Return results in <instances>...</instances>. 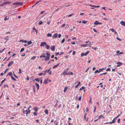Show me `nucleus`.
<instances>
[{
  "label": "nucleus",
  "mask_w": 125,
  "mask_h": 125,
  "mask_svg": "<svg viewBox=\"0 0 125 125\" xmlns=\"http://www.w3.org/2000/svg\"><path fill=\"white\" fill-rule=\"evenodd\" d=\"M120 115H117V116H116V117H114L113 120H112V121L110 122H109V123L110 124H112L115 123V122L116 120H117V119L118 118L119 116Z\"/></svg>",
  "instance_id": "nucleus-1"
},
{
  "label": "nucleus",
  "mask_w": 125,
  "mask_h": 125,
  "mask_svg": "<svg viewBox=\"0 0 125 125\" xmlns=\"http://www.w3.org/2000/svg\"><path fill=\"white\" fill-rule=\"evenodd\" d=\"M69 69V68H67L62 73V75H63L64 76H65L66 75H67V74L68 72V70Z\"/></svg>",
  "instance_id": "nucleus-2"
},
{
  "label": "nucleus",
  "mask_w": 125,
  "mask_h": 125,
  "mask_svg": "<svg viewBox=\"0 0 125 125\" xmlns=\"http://www.w3.org/2000/svg\"><path fill=\"white\" fill-rule=\"evenodd\" d=\"M89 53V51H88L85 53H82L81 55V56L83 57L84 56H86L87 54H88Z\"/></svg>",
  "instance_id": "nucleus-3"
},
{
  "label": "nucleus",
  "mask_w": 125,
  "mask_h": 125,
  "mask_svg": "<svg viewBox=\"0 0 125 125\" xmlns=\"http://www.w3.org/2000/svg\"><path fill=\"white\" fill-rule=\"evenodd\" d=\"M9 40V39L8 38H4L2 40V42L5 43L7 42V41Z\"/></svg>",
  "instance_id": "nucleus-4"
},
{
  "label": "nucleus",
  "mask_w": 125,
  "mask_h": 125,
  "mask_svg": "<svg viewBox=\"0 0 125 125\" xmlns=\"http://www.w3.org/2000/svg\"><path fill=\"white\" fill-rule=\"evenodd\" d=\"M58 33H55L53 35L52 38H56L57 37H58Z\"/></svg>",
  "instance_id": "nucleus-5"
},
{
  "label": "nucleus",
  "mask_w": 125,
  "mask_h": 125,
  "mask_svg": "<svg viewBox=\"0 0 125 125\" xmlns=\"http://www.w3.org/2000/svg\"><path fill=\"white\" fill-rule=\"evenodd\" d=\"M117 64H118L116 65V67H119L122 65V63L121 62H117Z\"/></svg>",
  "instance_id": "nucleus-6"
},
{
  "label": "nucleus",
  "mask_w": 125,
  "mask_h": 125,
  "mask_svg": "<svg viewBox=\"0 0 125 125\" xmlns=\"http://www.w3.org/2000/svg\"><path fill=\"white\" fill-rule=\"evenodd\" d=\"M51 69V68H50L49 69V70H47L45 71H44V74H43V75H46V74L47 73V72H48V73L49 72V71Z\"/></svg>",
  "instance_id": "nucleus-7"
},
{
  "label": "nucleus",
  "mask_w": 125,
  "mask_h": 125,
  "mask_svg": "<svg viewBox=\"0 0 125 125\" xmlns=\"http://www.w3.org/2000/svg\"><path fill=\"white\" fill-rule=\"evenodd\" d=\"M51 49L52 51H54L55 50V46L54 45L52 46L51 48Z\"/></svg>",
  "instance_id": "nucleus-8"
},
{
  "label": "nucleus",
  "mask_w": 125,
  "mask_h": 125,
  "mask_svg": "<svg viewBox=\"0 0 125 125\" xmlns=\"http://www.w3.org/2000/svg\"><path fill=\"white\" fill-rule=\"evenodd\" d=\"M13 61H11L9 63V64H8V67H9L10 66H11V65L13 64Z\"/></svg>",
  "instance_id": "nucleus-9"
},
{
  "label": "nucleus",
  "mask_w": 125,
  "mask_h": 125,
  "mask_svg": "<svg viewBox=\"0 0 125 125\" xmlns=\"http://www.w3.org/2000/svg\"><path fill=\"white\" fill-rule=\"evenodd\" d=\"M60 64V63H58V64H57L56 65H54V66L52 68H53V69H55V68H56L57 67H58L59 66V65Z\"/></svg>",
  "instance_id": "nucleus-10"
},
{
  "label": "nucleus",
  "mask_w": 125,
  "mask_h": 125,
  "mask_svg": "<svg viewBox=\"0 0 125 125\" xmlns=\"http://www.w3.org/2000/svg\"><path fill=\"white\" fill-rule=\"evenodd\" d=\"M33 30H34V31H32L31 32H36V34H37V30L34 27L33 28Z\"/></svg>",
  "instance_id": "nucleus-11"
},
{
  "label": "nucleus",
  "mask_w": 125,
  "mask_h": 125,
  "mask_svg": "<svg viewBox=\"0 0 125 125\" xmlns=\"http://www.w3.org/2000/svg\"><path fill=\"white\" fill-rule=\"evenodd\" d=\"M45 44H46V43L45 42H42L41 43V44H40V46H43L44 45H45Z\"/></svg>",
  "instance_id": "nucleus-12"
},
{
  "label": "nucleus",
  "mask_w": 125,
  "mask_h": 125,
  "mask_svg": "<svg viewBox=\"0 0 125 125\" xmlns=\"http://www.w3.org/2000/svg\"><path fill=\"white\" fill-rule=\"evenodd\" d=\"M48 78H47L45 80H44V83L45 84H47L48 83Z\"/></svg>",
  "instance_id": "nucleus-13"
},
{
  "label": "nucleus",
  "mask_w": 125,
  "mask_h": 125,
  "mask_svg": "<svg viewBox=\"0 0 125 125\" xmlns=\"http://www.w3.org/2000/svg\"><path fill=\"white\" fill-rule=\"evenodd\" d=\"M120 23L122 25L125 26V22H124L123 21H121L120 22Z\"/></svg>",
  "instance_id": "nucleus-14"
},
{
  "label": "nucleus",
  "mask_w": 125,
  "mask_h": 125,
  "mask_svg": "<svg viewBox=\"0 0 125 125\" xmlns=\"http://www.w3.org/2000/svg\"><path fill=\"white\" fill-rule=\"evenodd\" d=\"M73 73L72 72L69 71V72H68V73L67 74V75H73Z\"/></svg>",
  "instance_id": "nucleus-15"
},
{
  "label": "nucleus",
  "mask_w": 125,
  "mask_h": 125,
  "mask_svg": "<svg viewBox=\"0 0 125 125\" xmlns=\"http://www.w3.org/2000/svg\"><path fill=\"white\" fill-rule=\"evenodd\" d=\"M35 84L36 87L37 88V89L38 90L39 88V85L37 83H36Z\"/></svg>",
  "instance_id": "nucleus-16"
},
{
  "label": "nucleus",
  "mask_w": 125,
  "mask_h": 125,
  "mask_svg": "<svg viewBox=\"0 0 125 125\" xmlns=\"http://www.w3.org/2000/svg\"><path fill=\"white\" fill-rule=\"evenodd\" d=\"M42 57H44V58H45L46 57V56L44 54H42V55H41V56H40V58Z\"/></svg>",
  "instance_id": "nucleus-17"
},
{
  "label": "nucleus",
  "mask_w": 125,
  "mask_h": 125,
  "mask_svg": "<svg viewBox=\"0 0 125 125\" xmlns=\"http://www.w3.org/2000/svg\"><path fill=\"white\" fill-rule=\"evenodd\" d=\"M20 42H24L25 43H27V41L26 40H20Z\"/></svg>",
  "instance_id": "nucleus-18"
},
{
  "label": "nucleus",
  "mask_w": 125,
  "mask_h": 125,
  "mask_svg": "<svg viewBox=\"0 0 125 125\" xmlns=\"http://www.w3.org/2000/svg\"><path fill=\"white\" fill-rule=\"evenodd\" d=\"M34 109L35 111L37 112L38 110V108L37 107H34Z\"/></svg>",
  "instance_id": "nucleus-19"
},
{
  "label": "nucleus",
  "mask_w": 125,
  "mask_h": 125,
  "mask_svg": "<svg viewBox=\"0 0 125 125\" xmlns=\"http://www.w3.org/2000/svg\"><path fill=\"white\" fill-rule=\"evenodd\" d=\"M11 78H12V80L13 81H16V80L15 78H14L13 76H11Z\"/></svg>",
  "instance_id": "nucleus-20"
},
{
  "label": "nucleus",
  "mask_w": 125,
  "mask_h": 125,
  "mask_svg": "<svg viewBox=\"0 0 125 125\" xmlns=\"http://www.w3.org/2000/svg\"><path fill=\"white\" fill-rule=\"evenodd\" d=\"M102 118H104V116H103L102 115H101L99 116L98 117V119H100Z\"/></svg>",
  "instance_id": "nucleus-21"
},
{
  "label": "nucleus",
  "mask_w": 125,
  "mask_h": 125,
  "mask_svg": "<svg viewBox=\"0 0 125 125\" xmlns=\"http://www.w3.org/2000/svg\"><path fill=\"white\" fill-rule=\"evenodd\" d=\"M26 116L27 117V115L28 114V113L30 114V113H28V109L26 110Z\"/></svg>",
  "instance_id": "nucleus-22"
},
{
  "label": "nucleus",
  "mask_w": 125,
  "mask_h": 125,
  "mask_svg": "<svg viewBox=\"0 0 125 125\" xmlns=\"http://www.w3.org/2000/svg\"><path fill=\"white\" fill-rule=\"evenodd\" d=\"M32 88L33 89V90H34V93H35V87L33 85H32Z\"/></svg>",
  "instance_id": "nucleus-23"
},
{
  "label": "nucleus",
  "mask_w": 125,
  "mask_h": 125,
  "mask_svg": "<svg viewBox=\"0 0 125 125\" xmlns=\"http://www.w3.org/2000/svg\"><path fill=\"white\" fill-rule=\"evenodd\" d=\"M46 54L47 55V57H50V56H51V54H50V53L48 52H47L46 53Z\"/></svg>",
  "instance_id": "nucleus-24"
},
{
  "label": "nucleus",
  "mask_w": 125,
  "mask_h": 125,
  "mask_svg": "<svg viewBox=\"0 0 125 125\" xmlns=\"http://www.w3.org/2000/svg\"><path fill=\"white\" fill-rule=\"evenodd\" d=\"M12 75V73L11 72H10L7 75V76L9 75V76H11Z\"/></svg>",
  "instance_id": "nucleus-25"
},
{
  "label": "nucleus",
  "mask_w": 125,
  "mask_h": 125,
  "mask_svg": "<svg viewBox=\"0 0 125 125\" xmlns=\"http://www.w3.org/2000/svg\"><path fill=\"white\" fill-rule=\"evenodd\" d=\"M47 36L48 37H51L52 35L51 33H48V34L47 35Z\"/></svg>",
  "instance_id": "nucleus-26"
},
{
  "label": "nucleus",
  "mask_w": 125,
  "mask_h": 125,
  "mask_svg": "<svg viewBox=\"0 0 125 125\" xmlns=\"http://www.w3.org/2000/svg\"><path fill=\"white\" fill-rule=\"evenodd\" d=\"M9 17H8V16H6L5 17L4 19V20L5 21L7 20H9Z\"/></svg>",
  "instance_id": "nucleus-27"
},
{
  "label": "nucleus",
  "mask_w": 125,
  "mask_h": 125,
  "mask_svg": "<svg viewBox=\"0 0 125 125\" xmlns=\"http://www.w3.org/2000/svg\"><path fill=\"white\" fill-rule=\"evenodd\" d=\"M49 57H47L46 58L44 59V60H45V61L49 60Z\"/></svg>",
  "instance_id": "nucleus-28"
},
{
  "label": "nucleus",
  "mask_w": 125,
  "mask_h": 125,
  "mask_svg": "<svg viewBox=\"0 0 125 125\" xmlns=\"http://www.w3.org/2000/svg\"><path fill=\"white\" fill-rule=\"evenodd\" d=\"M44 113H45V114H48V109H46L45 111H44Z\"/></svg>",
  "instance_id": "nucleus-29"
},
{
  "label": "nucleus",
  "mask_w": 125,
  "mask_h": 125,
  "mask_svg": "<svg viewBox=\"0 0 125 125\" xmlns=\"http://www.w3.org/2000/svg\"><path fill=\"white\" fill-rule=\"evenodd\" d=\"M45 46L46 47V48L47 49H49L50 48V47L49 45L47 44H45Z\"/></svg>",
  "instance_id": "nucleus-30"
},
{
  "label": "nucleus",
  "mask_w": 125,
  "mask_h": 125,
  "mask_svg": "<svg viewBox=\"0 0 125 125\" xmlns=\"http://www.w3.org/2000/svg\"><path fill=\"white\" fill-rule=\"evenodd\" d=\"M99 23V22L98 21H95L94 22V25H97V23Z\"/></svg>",
  "instance_id": "nucleus-31"
},
{
  "label": "nucleus",
  "mask_w": 125,
  "mask_h": 125,
  "mask_svg": "<svg viewBox=\"0 0 125 125\" xmlns=\"http://www.w3.org/2000/svg\"><path fill=\"white\" fill-rule=\"evenodd\" d=\"M96 109H97V107H96V106H94V111H93V112H94V113L95 112Z\"/></svg>",
  "instance_id": "nucleus-32"
},
{
  "label": "nucleus",
  "mask_w": 125,
  "mask_h": 125,
  "mask_svg": "<svg viewBox=\"0 0 125 125\" xmlns=\"http://www.w3.org/2000/svg\"><path fill=\"white\" fill-rule=\"evenodd\" d=\"M100 73V71H99L98 70H95V71H94V73L95 74H96L97 73Z\"/></svg>",
  "instance_id": "nucleus-33"
},
{
  "label": "nucleus",
  "mask_w": 125,
  "mask_h": 125,
  "mask_svg": "<svg viewBox=\"0 0 125 125\" xmlns=\"http://www.w3.org/2000/svg\"><path fill=\"white\" fill-rule=\"evenodd\" d=\"M89 102L90 103V104H92V98L91 97H90V99L89 100Z\"/></svg>",
  "instance_id": "nucleus-34"
},
{
  "label": "nucleus",
  "mask_w": 125,
  "mask_h": 125,
  "mask_svg": "<svg viewBox=\"0 0 125 125\" xmlns=\"http://www.w3.org/2000/svg\"><path fill=\"white\" fill-rule=\"evenodd\" d=\"M109 30H111L113 32H115V30H114V29L112 28L111 29H110Z\"/></svg>",
  "instance_id": "nucleus-35"
},
{
  "label": "nucleus",
  "mask_w": 125,
  "mask_h": 125,
  "mask_svg": "<svg viewBox=\"0 0 125 125\" xmlns=\"http://www.w3.org/2000/svg\"><path fill=\"white\" fill-rule=\"evenodd\" d=\"M32 43V42L31 41H29L28 42H27V44H28V45H29L31 44Z\"/></svg>",
  "instance_id": "nucleus-36"
},
{
  "label": "nucleus",
  "mask_w": 125,
  "mask_h": 125,
  "mask_svg": "<svg viewBox=\"0 0 125 125\" xmlns=\"http://www.w3.org/2000/svg\"><path fill=\"white\" fill-rule=\"evenodd\" d=\"M13 74L14 76V77L17 79L18 78V76H17L13 72Z\"/></svg>",
  "instance_id": "nucleus-37"
},
{
  "label": "nucleus",
  "mask_w": 125,
  "mask_h": 125,
  "mask_svg": "<svg viewBox=\"0 0 125 125\" xmlns=\"http://www.w3.org/2000/svg\"><path fill=\"white\" fill-rule=\"evenodd\" d=\"M65 39H62V41H61V43L62 44L64 42H65Z\"/></svg>",
  "instance_id": "nucleus-38"
},
{
  "label": "nucleus",
  "mask_w": 125,
  "mask_h": 125,
  "mask_svg": "<svg viewBox=\"0 0 125 125\" xmlns=\"http://www.w3.org/2000/svg\"><path fill=\"white\" fill-rule=\"evenodd\" d=\"M35 81H37L38 82H40L39 79L38 78H36L35 79Z\"/></svg>",
  "instance_id": "nucleus-39"
},
{
  "label": "nucleus",
  "mask_w": 125,
  "mask_h": 125,
  "mask_svg": "<svg viewBox=\"0 0 125 125\" xmlns=\"http://www.w3.org/2000/svg\"><path fill=\"white\" fill-rule=\"evenodd\" d=\"M36 58V56H34L32 57H31V60H34Z\"/></svg>",
  "instance_id": "nucleus-40"
},
{
  "label": "nucleus",
  "mask_w": 125,
  "mask_h": 125,
  "mask_svg": "<svg viewBox=\"0 0 125 125\" xmlns=\"http://www.w3.org/2000/svg\"><path fill=\"white\" fill-rule=\"evenodd\" d=\"M42 22L41 21H40L39 22L38 24L39 25H41L42 24Z\"/></svg>",
  "instance_id": "nucleus-41"
},
{
  "label": "nucleus",
  "mask_w": 125,
  "mask_h": 125,
  "mask_svg": "<svg viewBox=\"0 0 125 125\" xmlns=\"http://www.w3.org/2000/svg\"><path fill=\"white\" fill-rule=\"evenodd\" d=\"M85 88V87L84 86H82V88H81L80 89V90H81L84 89Z\"/></svg>",
  "instance_id": "nucleus-42"
},
{
  "label": "nucleus",
  "mask_w": 125,
  "mask_h": 125,
  "mask_svg": "<svg viewBox=\"0 0 125 125\" xmlns=\"http://www.w3.org/2000/svg\"><path fill=\"white\" fill-rule=\"evenodd\" d=\"M104 68H103L102 69H99V71H100V72L101 71H102L103 70H104Z\"/></svg>",
  "instance_id": "nucleus-43"
},
{
  "label": "nucleus",
  "mask_w": 125,
  "mask_h": 125,
  "mask_svg": "<svg viewBox=\"0 0 125 125\" xmlns=\"http://www.w3.org/2000/svg\"><path fill=\"white\" fill-rule=\"evenodd\" d=\"M19 73H18L19 74H20L22 73V72L21 71V69H19Z\"/></svg>",
  "instance_id": "nucleus-44"
},
{
  "label": "nucleus",
  "mask_w": 125,
  "mask_h": 125,
  "mask_svg": "<svg viewBox=\"0 0 125 125\" xmlns=\"http://www.w3.org/2000/svg\"><path fill=\"white\" fill-rule=\"evenodd\" d=\"M67 89V87H65L63 91L64 92H66V90Z\"/></svg>",
  "instance_id": "nucleus-45"
},
{
  "label": "nucleus",
  "mask_w": 125,
  "mask_h": 125,
  "mask_svg": "<svg viewBox=\"0 0 125 125\" xmlns=\"http://www.w3.org/2000/svg\"><path fill=\"white\" fill-rule=\"evenodd\" d=\"M24 50V48H21V49L20 50V52H21Z\"/></svg>",
  "instance_id": "nucleus-46"
},
{
  "label": "nucleus",
  "mask_w": 125,
  "mask_h": 125,
  "mask_svg": "<svg viewBox=\"0 0 125 125\" xmlns=\"http://www.w3.org/2000/svg\"><path fill=\"white\" fill-rule=\"evenodd\" d=\"M31 107V106H30L28 108V113H30V112L31 111L29 109L30 108V107Z\"/></svg>",
  "instance_id": "nucleus-47"
},
{
  "label": "nucleus",
  "mask_w": 125,
  "mask_h": 125,
  "mask_svg": "<svg viewBox=\"0 0 125 125\" xmlns=\"http://www.w3.org/2000/svg\"><path fill=\"white\" fill-rule=\"evenodd\" d=\"M87 21H82V23H83V24H85L87 22Z\"/></svg>",
  "instance_id": "nucleus-48"
},
{
  "label": "nucleus",
  "mask_w": 125,
  "mask_h": 125,
  "mask_svg": "<svg viewBox=\"0 0 125 125\" xmlns=\"http://www.w3.org/2000/svg\"><path fill=\"white\" fill-rule=\"evenodd\" d=\"M92 49L93 50H96L97 49V47H95L94 48L93 47H92Z\"/></svg>",
  "instance_id": "nucleus-49"
},
{
  "label": "nucleus",
  "mask_w": 125,
  "mask_h": 125,
  "mask_svg": "<svg viewBox=\"0 0 125 125\" xmlns=\"http://www.w3.org/2000/svg\"><path fill=\"white\" fill-rule=\"evenodd\" d=\"M111 70V69L110 68H108L106 70V71H110Z\"/></svg>",
  "instance_id": "nucleus-50"
},
{
  "label": "nucleus",
  "mask_w": 125,
  "mask_h": 125,
  "mask_svg": "<svg viewBox=\"0 0 125 125\" xmlns=\"http://www.w3.org/2000/svg\"><path fill=\"white\" fill-rule=\"evenodd\" d=\"M43 73H40L39 74H38V75L40 76H41L43 74Z\"/></svg>",
  "instance_id": "nucleus-51"
},
{
  "label": "nucleus",
  "mask_w": 125,
  "mask_h": 125,
  "mask_svg": "<svg viewBox=\"0 0 125 125\" xmlns=\"http://www.w3.org/2000/svg\"><path fill=\"white\" fill-rule=\"evenodd\" d=\"M5 80H6V79H4V80L2 81L1 82V83L2 84L4 82V81H5Z\"/></svg>",
  "instance_id": "nucleus-52"
},
{
  "label": "nucleus",
  "mask_w": 125,
  "mask_h": 125,
  "mask_svg": "<svg viewBox=\"0 0 125 125\" xmlns=\"http://www.w3.org/2000/svg\"><path fill=\"white\" fill-rule=\"evenodd\" d=\"M8 70V68H7L6 70H5L4 72V74H5V73H6V72H7V71Z\"/></svg>",
  "instance_id": "nucleus-53"
},
{
  "label": "nucleus",
  "mask_w": 125,
  "mask_h": 125,
  "mask_svg": "<svg viewBox=\"0 0 125 125\" xmlns=\"http://www.w3.org/2000/svg\"><path fill=\"white\" fill-rule=\"evenodd\" d=\"M66 24H65V23L63 24V25H62V26H61V27H62V28L63 27H64Z\"/></svg>",
  "instance_id": "nucleus-54"
},
{
  "label": "nucleus",
  "mask_w": 125,
  "mask_h": 125,
  "mask_svg": "<svg viewBox=\"0 0 125 125\" xmlns=\"http://www.w3.org/2000/svg\"><path fill=\"white\" fill-rule=\"evenodd\" d=\"M61 36V35L59 34V35H58V37H59V38H60Z\"/></svg>",
  "instance_id": "nucleus-55"
},
{
  "label": "nucleus",
  "mask_w": 125,
  "mask_h": 125,
  "mask_svg": "<svg viewBox=\"0 0 125 125\" xmlns=\"http://www.w3.org/2000/svg\"><path fill=\"white\" fill-rule=\"evenodd\" d=\"M87 46V44H83V45H82L81 46L83 47H86Z\"/></svg>",
  "instance_id": "nucleus-56"
},
{
  "label": "nucleus",
  "mask_w": 125,
  "mask_h": 125,
  "mask_svg": "<svg viewBox=\"0 0 125 125\" xmlns=\"http://www.w3.org/2000/svg\"><path fill=\"white\" fill-rule=\"evenodd\" d=\"M38 68L39 69H41V70L42 69V68L41 67H40V66H38Z\"/></svg>",
  "instance_id": "nucleus-57"
},
{
  "label": "nucleus",
  "mask_w": 125,
  "mask_h": 125,
  "mask_svg": "<svg viewBox=\"0 0 125 125\" xmlns=\"http://www.w3.org/2000/svg\"><path fill=\"white\" fill-rule=\"evenodd\" d=\"M5 49V48H4V49H2V50L0 51V53H2V52H3V51H4V50Z\"/></svg>",
  "instance_id": "nucleus-58"
},
{
  "label": "nucleus",
  "mask_w": 125,
  "mask_h": 125,
  "mask_svg": "<svg viewBox=\"0 0 125 125\" xmlns=\"http://www.w3.org/2000/svg\"><path fill=\"white\" fill-rule=\"evenodd\" d=\"M48 73V74H49V75H51V74L52 71H50Z\"/></svg>",
  "instance_id": "nucleus-59"
},
{
  "label": "nucleus",
  "mask_w": 125,
  "mask_h": 125,
  "mask_svg": "<svg viewBox=\"0 0 125 125\" xmlns=\"http://www.w3.org/2000/svg\"><path fill=\"white\" fill-rule=\"evenodd\" d=\"M86 114L85 113V115H84V119L85 120L86 119Z\"/></svg>",
  "instance_id": "nucleus-60"
},
{
  "label": "nucleus",
  "mask_w": 125,
  "mask_h": 125,
  "mask_svg": "<svg viewBox=\"0 0 125 125\" xmlns=\"http://www.w3.org/2000/svg\"><path fill=\"white\" fill-rule=\"evenodd\" d=\"M120 119H118L117 120V122L118 123H120Z\"/></svg>",
  "instance_id": "nucleus-61"
},
{
  "label": "nucleus",
  "mask_w": 125,
  "mask_h": 125,
  "mask_svg": "<svg viewBox=\"0 0 125 125\" xmlns=\"http://www.w3.org/2000/svg\"><path fill=\"white\" fill-rule=\"evenodd\" d=\"M34 115L35 116H36L37 115V113H36V112H34Z\"/></svg>",
  "instance_id": "nucleus-62"
},
{
  "label": "nucleus",
  "mask_w": 125,
  "mask_h": 125,
  "mask_svg": "<svg viewBox=\"0 0 125 125\" xmlns=\"http://www.w3.org/2000/svg\"><path fill=\"white\" fill-rule=\"evenodd\" d=\"M82 97L81 96H80V97H79L78 99V100H80L81 99Z\"/></svg>",
  "instance_id": "nucleus-63"
},
{
  "label": "nucleus",
  "mask_w": 125,
  "mask_h": 125,
  "mask_svg": "<svg viewBox=\"0 0 125 125\" xmlns=\"http://www.w3.org/2000/svg\"><path fill=\"white\" fill-rule=\"evenodd\" d=\"M90 67H89L88 68H87V69H86V70L85 71V72H87V71L89 69H90Z\"/></svg>",
  "instance_id": "nucleus-64"
}]
</instances>
